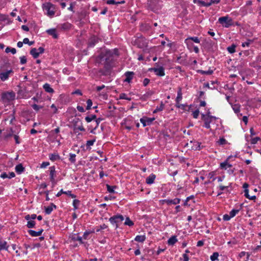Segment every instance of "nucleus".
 Returning <instances> with one entry per match:
<instances>
[{"label": "nucleus", "instance_id": "nucleus-35", "mask_svg": "<svg viewBox=\"0 0 261 261\" xmlns=\"http://www.w3.org/2000/svg\"><path fill=\"white\" fill-rule=\"evenodd\" d=\"M27 221H28L27 224V227H28L29 228H34L35 227L36 223L34 220H27Z\"/></svg>", "mask_w": 261, "mask_h": 261}, {"label": "nucleus", "instance_id": "nucleus-1", "mask_svg": "<svg viewBox=\"0 0 261 261\" xmlns=\"http://www.w3.org/2000/svg\"><path fill=\"white\" fill-rule=\"evenodd\" d=\"M106 63L104 69L100 70L99 72L103 75L110 74L113 67L112 62L119 56V51L117 48L108 50L106 53Z\"/></svg>", "mask_w": 261, "mask_h": 261}, {"label": "nucleus", "instance_id": "nucleus-5", "mask_svg": "<svg viewBox=\"0 0 261 261\" xmlns=\"http://www.w3.org/2000/svg\"><path fill=\"white\" fill-rule=\"evenodd\" d=\"M218 22L225 28H229L233 25L232 19L228 16L219 18Z\"/></svg>", "mask_w": 261, "mask_h": 261}, {"label": "nucleus", "instance_id": "nucleus-7", "mask_svg": "<svg viewBox=\"0 0 261 261\" xmlns=\"http://www.w3.org/2000/svg\"><path fill=\"white\" fill-rule=\"evenodd\" d=\"M14 73V71L11 69L3 71L0 73V79L2 81L4 82L8 80L9 77L12 75Z\"/></svg>", "mask_w": 261, "mask_h": 261}, {"label": "nucleus", "instance_id": "nucleus-20", "mask_svg": "<svg viewBox=\"0 0 261 261\" xmlns=\"http://www.w3.org/2000/svg\"><path fill=\"white\" fill-rule=\"evenodd\" d=\"M59 28L63 30L66 31L70 29L72 27V24L68 22L61 24Z\"/></svg>", "mask_w": 261, "mask_h": 261}, {"label": "nucleus", "instance_id": "nucleus-42", "mask_svg": "<svg viewBox=\"0 0 261 261\" xmlns=\"http://www.w3.org/2000/svg\"><path fill=\"white\" fill-rule=\"evenodd\" d=\"M108 191L110 193H114V189L116 188V186H111L109 185H106Z\"/></svg>", "mask_w": 261, "mask_h": 261}, {"label": "nucleus", "instance_id": "nucleus-47", "mask_svg": "<svg viewBox=\"0 0 261 261\" xmlns=\"http://www.w3.org/2000/svg\"><path fill=\"white\" fill-rule=\"evenodd\" d=\"M80 204V201L77 199H74L73 201L72 205L74 207V209H77L79 207V205Z\"/></svg>", "mask_w": 261, "mask_h": 261}, {"label": "nucleus", "instance_id": "nucleus-37", "mask_svg": "<svg viewBox=\"0 0 261 261\" xmlns=\"http://www.w3.org/2000/svg\"><path fill=\"white\" fill-rule=\"evenodd\" d=\"M96 118V116L95 115H91L90 116H88L85 117V120L87 122L89 123L92 120L95 119Z\"/></svg>", "mask_w": 261, "mask_h": 261}, {"label": "nucleus", "instance_id": "nucleus-22", "mask_svg": "<svg viewBox=\"0 0 261 261\" xmlns=\"http://www.w3.org/2000/svg\"><path fill=\"white\" fill-rule=\"evenodd\" d=\"M155 175L153 174H150L148 177H147L146 179V182L148 185H151L153 184L155 179Z\"/></svg>", "mask_w": 261, "mask_h": 261}, {"label": "nucleus", "instance_id": "nucleus-33", "mask_svg": "<svg viewBox=\"0 0 261 261\" xmlns=\"http://www.w3.org/2000/svg\"><path fill=\"white\" fill-rule=\"evenodd\" d=\"M185 43L186 44L187 47L191 49L193 47H194L193 43V42L189 39L188 38H187L185 40Z\"/></svg>", "mask_w": 261, "mask_h": 261}, {"label": "nucleus", "instance_id": "nucleus-14", "mask_svg": "<svg viewBox=\"0 0 261 261\" xmlns=\"http://www.w3.org/2000/svg\"><path fill=\"white\" fill-rule=\"evenodd\" d=\"M163 202L167 203L168 205L177 204L180 203V199L175 198L174 199H164L163 200Z\"/></svg>", "mask_w": 261, "mask_h": 261}, {"label": "nucleus", "instance_id": "nucleus-6", "mask_svg": "<svg viewBox=\"0 0 261 261\" xmlns=\"http://www.w3.org/2000/svg\"><path fill=\"white\" fill-rule=\"evenodd\" d=\"M124 220V217L121 215H116L109 218V221L112 225H116V228L118 227V223Z\"/></svg>", "mask_w": 261, "mask_h": 261}, {"label": "nucleus", "instance_id": "nucleus-55", "mask_svg": "<svg viewBox=\"0 0 261 261\" xmlns=\"http://www.w3.org/2000/svg\"><path fill=\"white\" fill-rule=\"evenodd\" d=\"M153 93H154L153 91L149 90L145 93V94L144 95V96L148 98V97L151 96L152 95H153Z\"/></svg>", "mask_w": 261, "mask_h": 261}, {"label": "nucleus", "instance_id": "nucleus-23", "mask_svg": "<svg viewBox=\"0 0 261 261\" xmlns=\"http://www.w3.org/2000/svg\"><path fill=\"white\" fill-rule=\"evenodd\" d=\"M43 88L44 90L48 93H53L54 92V89L50 87V85L48 83H45L43 85Z\"/></svg>", "mask_w": 261, "mask_h": 261}, {"label": "nucleus", "instance_id": "nucleus-4", "mask_svg": "<svg viewBox=\"0 0 261 261\" xmlns=\"http://www.w3.org/2000/svg\"><path fill=\"white\" fill-rule=\"evenodd\" d=\"M202 119L204 122V126L206 128H210V124L216 119V117L207 114H202Z\"/></svg>", "mask_w": 261, "mask_h": 261}, {"label": "nucleus", "instance_id": "nucleus-40", "mask_svg": "<svg viewBox=\"0 0 261 261\" xmlns=\"http://www.w3.org/2000/svg\"><path fill=\"white\" fill-rule=\"evenodd\" d=\"M37 217V215L36 214H32L31 215H27L25 216L24 218L26 220H34Z\"/></svg>", "mask_w": 261, "mask_h": 261}, {"label": "nucleus", "instance_id": "nucleus-39", "mask_svg": "<svg viewBox=\"0 0 261 261\" xmlns=\"http://www.w3.org/2000/svg\"><path fill=\"white\" fill-rule=\"evenodd\" d=\"M219 253L217 252H214L213 254L210 256V259L212 261H215L218 260Z\"/></svg>", "mask_w": 261, "mask_h": 261}, {"label": "nucleus", "instance_id": "nucleus-15", "mask_svg": "<svg viewBox=\"0 0 261 261\" xmlns=\"http://www.w3.org/2000/svg\"><path fill=\"white\" fill-rule=\"evenodd\" d=\"M221 0H211L209 2H199L201 4L202 6L204 7H209L213 4H218Z\"/></svg>", "mask_w": 261, "mask_h": 261}, {"label": "nucleus", "instance_id": "nucleus-58", "mask_svg": "<svg viewBox=\"0 0 261 261\" xmlns=\"http://www.w3.org/2000/svg\"><path fill=\"white\" fill-rule=\"evenodd\" d=\"M226 143H227L226 140L223 138H220L219 139V140L218 141V143L220 145H224V144H226Z\"/></svg>", "mask_w": 261, "mask_h": 261}, {"label": "nucleus", "instance_id": "nucleus-64", "mask_svg": "<svg viewBox=\"0 0 261 261\" xmlns=\"http://www.w3.org/2000/svg\"><path fill=\"white\" fill-rule=\"evenodd\" d=\"M150 80L147 78L144 79L143 81V84L144 86H146L149 83Z\"/></svg>", "mask_w": 261, "mask_h": 261}, {"label": "nucleus", "instance_id": "nucleus-16", "mask_svg": "<svg viewBox=\"0 0 261 261\" xmlns=\"http://www.w3.org/2000/svg\"><path fill=\"white\" fill-rule=\"evenodd\" d=\"M62 194H66L72 198H75L76 195L71 193V191H64L62 189L56 195L57 197L60 196Z\"/></svg>", "mask_w": 261, "mask_h": 261}, {"label": "nucleus", "instance_id": "nucleus-53", "mask_svg": "<svg viewBox=\"0 0 261 261\" xmlns=\"http://www.w3.org/2000/svg\"><path fill=\"white\" fill-rule=\"evenodd\" d=\"M8 19V16L4 15V14H0V21H5L6 20H7Z\"/></svg>", "mask_w": 261, "mask_h": 261}, {"label": "nucleus", "instance_id": "nucleus-9", "mask_svg": "<svg viewBox=\"0 0 261 261\" xmlns=\"http://www.w3.org/2000/svg\"><path fill=\"white\" fill-rule=\"evenodd\" d=\"M15 94L13 92H5L2 94V98L4 100L11 101L14 99Z\"/></svg>", "mask_w": 261, "mask_h": 261}, {"label": "nucleus", "instance_id": "nucleus-31", "mask_svg": "<svg viewBox=\"0 0 261 261\" xmlns=\"http://www.w3.org/2000/svg\"><path fill=\"white\" fill-rule=\"evenodd\" d=\"M146 239V237L144 235H138L135 238V240L138 242H143Z\"/></svg>", "mask_w": 261, "mask_h": 261}, {"label": "nucleus", "instance_id": "nucleus-11", "mask_svg": "<svg viewBox=\"0 0 261 261\" xmlns=\"http://www.w3.org/2000/svg\"><path fill=\"white\" fill-rule=\"evenodd\" d=\"M253 11V10L252 7L245 6L242 7L240 10L241 14L243 16L246 15L248 13H252Z\"/></svg>", "mask_w": 261, "mask_h": 261}, {"label": "nucleus", "instance_id": "nucleus-28", "mask_svg": "<svg viewBox=\"0 0 261 261\" xmlns=\"http://www.w3.org/2000/svg\"><path fill=\"white\" fill-rule=\"evenodd\" d=\"M15 169L16 172L18 174H21L24 170V167L22 166V165L21 164H19L16 165Z\"/></svg>", "mask_w": 261, "mask_h": 261}, {"label": "nucleus", "instance_id": "nucleus-21", "mask_svg": "<svg viewBox=\"0 0 261 261\" xmlns=\"http://www.w3.org/2000/svg\"><path fill=\"white\" fill-rule=\"evenodd\" d=\"M46 32L48 35L52 36L54 39H57L58 37V35L55 29H48L46 31Z\"/></svg>", "mask_w": 261, "mask_h": 261}, {"label": "nucleus", "instance_id": "nucleus-18", "mask_svg": "<svg viewBox=\"0 0 261 261\" xmlns=\"http://www.w3.org/2000/svg\"><path fill=\"white\" fill-rule=\"evenodd\" d=\"M43 230L42 229H40L38 231H36L33 230H29L28 233L32 237H39L41 235Z\"/></svg>", "mask_w": 261, "mask_h": 261}, {"label": "nucleus", "instance_id": "nucleus-26", "mask_svg": "<svg viewBox=\"0 0 261 261\" xmlns=\"http://www.w3.org/2000/svg\"><path fill=\"white\" fill-rule=\"evenodd\" d=\"M49 159L51 161H55L60 159V156L58 153H54L49 154Z\"/></svg>", "mask_w": 261, "mask_h": 261}, {"label": "nucleus", "instance_id": "nucleus-44", "mask_svg": "<svg viewBox=\"0 0 261 261\" xmlns=\"http://www.w3.org/2000/svg\"><path fill=\"white\" fill-rule=\"evenodd\" d=\"M70 158L69 159V160L70 162L72 163H74L76 161L75 158L76 155L73 153H70L69 154Z\"/></svg>", "mask_w": 261, "mask_h": 261}, {"label": "nucleus", "instance_id": "nucleus-50", "mask_svg": "<svg viewBox=\"0 0 261 261\" xmlns=\"http://www.w3.org/2000/svg\"><path fill=\"white\" fill-rule=\"evenodd\" d=\"M119 97H120V99H125V100H130V98L128 97L127 96V95L125 93L120 94Z\"/></svg>", "mask_w": 261, "mask_h": 261}, {"label": "nucleus", "instance_id": "nucleus-49", "mask_svg": "<svg viewBox=\"0 0 261 261\" xmlns=\"http://www.w3.org/2000/svg\"><path fill=\"white\" fill-rule=\"evenodd\" d=\"M189 39L191 40L192 42H194L196 43H200V40L197 37H190L188 38Z\"/></svg>", "mask_w": 261, "mask_h": 261}, {"label": "nucleus", "instance_id": "nucleus-17", "mask_svg": "<svg viewBox=\"0 0 261 261\" xmlns=\"http://www.w3.org/2000/svg\"><path fill=\"white\" fill-rule=\"evenodd\" d=\"M134 75V73L132 71L126 72L124 74V75L125 76L124 82L129 83L133 79Z\"/></svg>", "mask_w": 261, "mask_h": 261}, {"label": "nucleus", "instance_id": "nucleus-25", "mask_svg": "<svg viewBox=\"0 0 261 261\" xmlns=\"http://www.w3.org/2000/svg\"><path fill=\"white\" fill-rule=\"evenodd\" d=\"M232 108L236 114L238 115V116H242V114H240V106L239 105H232Z\"/></svg>", "mask_w": 261, "mask_h": 261}, {"label": "nucleus", "instance_id": "nucleus-13", "mask_svg": "<svg viewBox=\"0 0 261 261\" xmlns=\"http://www.w3.org/2000/svg\"><path fill=\"white\" fill-rule=\"evenodd\" d=\"M99 41V39L96 36L91 37L88 41V46L90 47H93Z\"/></svg>", "mask_w": 261, "mask_h": 261}, {"label": "nucleus", "instance_id": "nucleus-29", "mask_svg": "<svg viewBox=\"0 0 261 261\" xmlns=\"http://www.w3.org/2000/svg\"><path fill=\"white\" fill-rule=\"evenodd\" d=\"M8 247L9 246L7 245V243L6 241H0V250H8Z\"/></svg>", "mask_w": 261, "mask_h": 261}, {"label": "nucleus", "instance_id": "nucleus-8", "mask_svg": "<svg viewBox=\"0 0 261 261\" xmlns=\"http://www.w3.org/2000/svg\"><path fill=\"white\" fill-rule=\"evenodd\" d=\"M149 70L154 72L155 75L159 76H163L165 75L164 68L162 66L159 68H151Z\"/></svg>", "mask_w": 261, "mask_h": 261}, {"label": "nucleus", "instance_id": "nucleus-60", "mask_svg": "<svg viewBox=\"0 0 261 261\" xmlns=\"http://www.w3.org/2000/svg\"><path fill=\"white\" fill-rule=\"evenodd\" d=\"M199 114V111L198 110H196L194 111L192 114L193 117L196 119L198 118Z\"/></svg>", "mask_w": 261, "mask_h": 261}, {"label": "nucleus", "instance_id": "nucleus-46", "mask_svg": "<svg viewBox=\"0 0 261 261\" xmlns=\"http://www.w3.org/2000/svg\"><path fill=\"white\" fill-rule=\"evenodd\" d=\"M239 210L233 209L230 212L229 215L231 216V218H233L239 213Z\"/></svg>", "mask_w": 261, "mask_h": 261}, {"label": "nucleus", "instance_id": "nucleus-32", "mask_svg": "<svg viewBox=\"0 0 261 261\" xmlns=\"http://www.w3.org/2000/svg\"><path fill=\"white\" fill-rule=\"evenodd\" d=\"M74 130L77 132V130H80V131H85V129L83 127L82 125V123L80 122V124H76L74 127Z\"/></svg>", "mask_w": 261, "mask_h": 261}, {"label": "nucleus", "instance_id": "nucleus-10", "mask_svg": "<svg viewBox=\"0 0 261 261\" xmlns=\"http://www.w3.org/2000/svg\"><path fill=\"white\" fill-rule=\"evenodd\" d=\"M154 120V118L143 117L140 119V121L142 123L143 127H145L147 125H150Z\"/></svg>", "mask_w": 261, "mask_h": 261}, {"label": "nucleus", "instance_id": "nucleus-2", "mask_svg": "<svg viewBox=\"0 0 261 261\" xmlns=\"http://www.w3.org/2000/svg\"><path fill=\"white\" fill-rule=\"evenodd\" d=\"M147 9L151 11L156 12L161 8L160 0H147Z\"/></svg>", "mask_w": 261, "mask_h": 261}, {"label": "nucleus", "instance_id": "nucleus-63", "mask_svg": "<svg viewBox=\"0 0 261 261\" xmlns=\"http://www.w3.org/2000/svg\"><path fill=\"white\" fill-rule=\"evenodd\" d=\"M95 142V140H90L87 141L86 145L88 146H92Z\"/></svg>", "mask_w": 261, "mask_h": 261}, {"label": "nucleus", "instance_id": "nucleus-61", "mask_svg": "<svg viewBox=\"0 0 261 261\" xmlns=\"http://www.w3.org/2000/svg\"><path fill=\"white\" fill-rule=\"evenodd\" d=\"M260 140V138L259 137H255V138H252L251 140V144H256L258 141H259Z\"/></svg>", "mask_w": 261, "mask_h": 261}, {"label": "nucleus", "instance_id": "nucleus-36", "mask_svg": "<svg viewBox=\"0 0 261 261\" xmlns=\"http://www.w3.org/2000/svg\"><path fill=\"white\" fill-rule=\"evenodd\" d=\"M124 225L129 226H132L134 225V222L129 219V217H126L124 222Z\"/></svg>", "mask_w": 261, "mask_h": 261}, {"label": "nucleus", "instance_id": "nucleus-56", "mask_svg": "<svg viewBox=\"0 0 261 261\" xmlns=\"http://www.w3.org/2000/svg\"><path fill=\"white\" fill-rule=\"evenodd\" d=\"M20 62L21 64H24L27 63V58L25 56L20 57Z\"/></svg>", "mask_w": 261, "mask_h": 261}, {"label": "nucleus", "instance_id": "nucleus-54", "mask_svg": "<svg viewBox=\"0 0 261 261\" xmlns=\"http://www.w3.org/2000/svg\"><path fill=\"white\" fill-rule=\"evenodd\" d=\"M87 107H86V109L87 110H90L91 108V106L92 105V101L91 99H89L87 100Z\"/></svg>", "mask_w": 261, "mask_h": 261}, {"label": "nucleus", "instance_id": "nucleus-27", "mask_svg": "<svg viewBox=\"0 0 261 261\" xmlns=\"http://www.w3.org/2000/svg\"><path fill=\"white\" fill-rule=\"evenodd\" d=\"M30 54L35 59L39 57V56L40 55L38 51V50H37V48H33L31 49V50L30 51Z\"/></svg>", "mask_w": 261, "mask_h": 261}, {"label": "nucleus", "instance_id": "nucleus-43", "mask_svg": "<svg viewBox=\"0 0 261 261\" xmlns=\"http://www.w3.org/2000/svg\"><path fill=\"white\" fill-rule=\"evenodd\" d=\"M108 227V226L105 224H103L100 226H97L96 228V232H99L102 229H106Z\"/></svg>", "mask_w": 261, "mask_h": 261}, {"label": "nucleus", "instance_id": "nucleus-24", "mask_svg": "<svg viewBox=\"0 0 261 261\" xmlns=\"http://www.w3.org/2000/svg\"><path fill=\"white\" fill-rule=\"evenodd\" d=\"M182 94L181 88L179 87V88H178L177 97L175 99L176 103H179L180 102V101L182 100Z\"/></svg>", "mask_w": 261, "mask_h": 261}, {"label": "nucleus", "instance_id": "nucleus-57", "mask_svg": "<svg viewBox=\"0 0 261 261\" xmlns=\"http://www.w3.org/2000/svg\"><path fill=\"white\" fill-rule=\"evenodd\" d=\"M200 73H201L202 74L210 75L213 73V71L210 69L207 71L201 70Z\"/></svg>", "mask_w": 261, "mask_h": 261}, {"label": "nucleus", "instance_id": "nucleus-59", "mask_svg": "<svg viewBox=\"0 0 261 261\" xmlns=\"http://www.w3.org/2000/svg\"><path fill=\"white\" fill-rule=\"evenodd\" d=\"M32 107L34 110H35V111H39L40 109L42 108V107L39 106L36 104L33 105L32 106Z\"/></svg>", "mask_w": 261, "mask_h": 261}, {"label": "nucleus", "instance_id": "nucleus-51", "mask_svg": "<svg viewBox=\"0 0 261 261\" xmlns=\"http://www.w3.org/2000/svg\"><path fill=\"white\" fill-rule=\"evenodd\" d=\"M176 107L178 108H180L183 110H185V108L186 106H187L186 104H180V102L179 103H176Z\"/></svg>", "mask_w": 261, "mask_h": 261}, {"label": "nucleus", "instance_id": "nucleus-41", "mask_svg": "<svg viewBox=\"0 0 261 261\" xmlns=\"http://www.w3.org/2000/svg\"><path fill=\"white\" fill-rule=\"evenodd\" d=\"M220 166L222 168L226 169L228 168H230L232 166L227 162L221 163Z\"/></svg>", "mask_w": 261, "mask_h": 261}, {"label": "nucleus", "instance_id": "nucleus-62", "mask_svg": "<svg viewBox=\"0 0 261 261\" xmlns=\"http://www.w3.org/2000/svg\"><path fill=\"white\" fill-rule=\"evenodd\" d=\"M231 216H230L228 214H225L223 215V219L224 221H229L231 219Z\"/></svg>", "mask_w": 261, "mask_h": 261}, {"label": "nucleus", "instance_id": "nucleus-19", "mask_svg": "<svg viewBox=\"0 0 261 261\" xmlns=\"http://www.w3.org/2000/svg\"><path fill=\"white\" fill-rule=\"evenodd\" d=\"M15 176V174L13 172H9L8 173H7L6 172H3L1 174V177H2L3 179L6 178L11 179L13 177H14Z\"/></svg>", "mask_w": 261, "mask_h": 261}, {"label": "nucleus", "instance_id": "nucleus-45", "mask_svg": "<svg viewBox=\"0 0 261 261\" xmlns=\"http://www.w3.org/2000/svg\"><path fill=\"white\" fill-rule=\"evenodd\" d=\"M236 47V45L234 44H232L230 46L228 47H227L228 51L230 54H232V53H234Z\"/></svg>", "mask_w": 261, "mask_h": 261}, {"label": "nucleus", "instance_id": "nucleus-12", "mask_svg": "<svg viewBox=\"0 0 261 261\" xmlns=\"http://www.w3.org/2000/svg\"><path fill=\"white\" fill-rule=\"evenodd\" d=\"M49 176L50 180L52 183L55 184V177L56 176V171L55 166L49 167Z\"/></svg>", "mask_w": 261, "mask_h": 261}, {"label": "nucleus", "instance_id": "nucleus-34", "mask_svg": "<svg viewBox=\"0 0 261 261\" xmlns=\"http://www.w3.org/2000/svg\"><path fill=\"white\" fill-rule=\"evenodd\" d=\"M244 195L245 196L250 200H254L256 198L255 196H250L249 194V190L248 189H246L244 190Z\"/></svg>", "mask_w": 261, "mask_h": 261}, {"label": "nucleus", "instance_id": "nucleus-48", "mask_svg": "<svg viewBox=\"0 0 261 261\" xmlns=\"http://www.w3.org/2000/svg\"><path fill=\"white\" fill-rule=\"evenodd\" d=\"M253 42V40L248 39L246 42H243L242 44V46L245 47L246 46H249L250 44Z\"/></svg>", "mask_w": 261, "mask_h": 261}, {"label": "nucleus", "instance_id": "nucleus-52", "mask_svg": "<svg viewBox=\"0 0 261 261\" xmlns=\"http://www.w3.org/2000/svg\"><path fill=\"white\" fill-rule=\"evenodd\" d=\"M53 211V208L51 207H50V206H48L45 207V212L46 214H47V215H49Z\"/></svg>", "mask_w": 261, "mask_h": 261}, {"label": "nucleus", "instance_id": "nucleus-3", "mask_svg": "<svg viewBox=\"0 0 261 261\" xmlns=\"http://www.w3.org/2000/svg\"><path fill=\"white\" fill-rule=\"evenodd\" d=\"M43 9L45 14L50 17H53L55 14L56 6L50 3H46L43 5Z\"/></svg>", "mask_w": 261, "mask_h": 261}, {"label": "nucleus", "instance_id": "nucleus-38", "mask_svg": "<svg viewBox=\"0 0 261 261\" xmlns=\"http://www.w3.org/2000/svg\"><path fill=\"white\" fill-rule=\"evenodd\" d=\"M164 105L163 104V102H161L160 106H158L156 109L153 111V113H156L158 112L161 111L164 109Z\"/></svg>", "mask_w": 261, "mask_h": 261}, {"label": "nucleus", "instance_id": "nucleus-30", "mask_svg": "<svg viewBox=\"0 0 261 261\" xmlns=\"http://www.w3.org/2000/svg\"><path fill=\"white\" fill-rule=\"evenodd\" d=\"M177 242L176 237L175 236H172L168 240V244L170 245H173Z\"/></svg>", "mask_w": 261, "mask_h": 261}]
</instances>
